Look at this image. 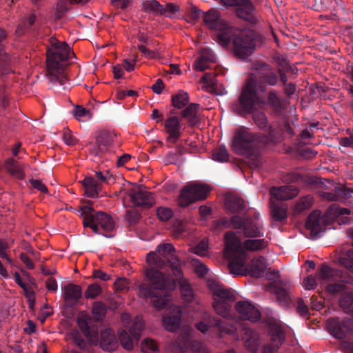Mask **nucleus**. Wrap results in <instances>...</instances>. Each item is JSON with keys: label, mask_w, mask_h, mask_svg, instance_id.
I'll return each mask as SVG.
<instances>
[{"label": "nucleus", "mask_w": 353, "mask_h": 353, "mask_svg": "<svg viewBox=\"0 0 353 353\" xmlns=\"http://www.w3.org/2000/svg\"><path fill=\"white\" fill-rule=\"evenodd\" d=\"M212 159L219 162H226L229 160V154L224 145L216 148L212 152Z\"/></svg>", "instance_id": "nucleus-51"}, {"label": "nucleus", "mask_w": 353, "mask_h": 353, "mask_svg": "<svg viewBox=\"0 0 353 353\" xmlns=\"http://www.w3.org/2000/svg\"><path fill=\"white\" fill-rule=\"evenodd\" d=\"M241 335L244 341L245 347L250 352H255L259 345L258 333L250 327H244L241 330Z\"/></svg>", "instance_id": "nucleus-28"}, {"label": "nucleus", "mask_w": 353, "mask_h": 353, "mask_svg": "<svg viewBox=\"0 0 353 353\" xmlns=\"http://www.w3.org/2000/svg\"><path fill=\"white\" fill-rule=\"evenodd\" d=\"M139 339H135L130 331L122 330L119 334V341L121 345L127 350H131L134 347V344Z\"/></svg>", "instance_id": "nucleus-41"}, {"label": "nucleus", "mask_w": 353, "mask_h": 353, "mask_svg": "<svg viewBox=\"0 0 353 353\" xmlns=\"http://www.w3.org/2000/svg\"><path fill=\"white\" fill-rule=\"evenodd\" d=\"M195 327L202 333L210 330L219 336L231 332V330L226 325L224 321L212 316L205 317L202 321L196 323Z\"/></svg>", "instance_id": "nucleus-16"}, {"label": "nucleus", "mask_w": 353, "mask_h": 353, "mask_svg": "<svg viewBox=\"0 0 353 353\" xmlns=\"http://www.w3.org/2000/svg\"><path fill=\"white\" fill-rule=\"evenodd\" d=\"M192 252L199 256H205L208 252V243L201 241L196 246L192 248Z\"/></svg>", "instance_id": "nucleus-61"}, {"label": "nucleus", "mask_w": 353, "mask_h": 353, "mask_svg": "<svg viewBox=\"0 0 353 353\" xmlns=\"http://www.w3.org/2000/svg\"><path fill=\"white\" fill-rule=\"evenodd\" d=\"M225 205L226 209L233 214L242 213L246 208L244 200L234 194H229L225 197Z\"/></svg>", "instance_id": "nucleus-32"}, {"label": "nucleus", "mask_w": 353, "mask_h": 353, "mask_svg": "<svg viewBox=\"0 0 353 353\" xmlns=\"http://www.w3.org/2000/svg\"><path fill=\"white\" fill-rule=\"evenodd\" d=\"M267 268L266 259L262 256L254 259L247 266L244 265L245 270L241 275H243L248 272L254 277H261Z\"/></svg>", "instance_id": "nucleus-25"}, {"label": "nucleus", "mask_w": 353, "mask_h": 353, "mask_svg": "<svg viewBox=\"0 0 353 353\" xmlns=\"http://www.w3.org/2000/svg\"><path fill=\"white\" fill-rule=\"evenodd\" d=\"M63 139L65 143L70 146L75 145L78 142V139L72 134L69 129H66L63 131Z\"/></svg>", "instance_id": "nucleus-60"}, {"label": "nucleus", "mask_w": 353, "mask_h": 353, "mask_svg": "<svg viewBox=\"0 0 353 353\" xmlns=\"http://www.w3.org/2000/svg\"><path fill=\"white\" fill-rule=\"evenodd\" d=\"M231 223L232 228L245 238H261L264 236L263 223L260 214L256 211L253 214L245 213L243 216L233 215L231 217Z\"/></svg>", "instance_id": "nucleus-7"}, {"label": "nucleus", "mask_w": 353, "mask_h": 353, "mask_svg": "<svg viewBox=\"0 0 353 353\" xmlns=\"http://www.w3.org/2000/svg\"><path fill=\"white\" fill-rule=\"evenodd\" d=\"M334 262L341 269H333L328 265H321L318 279L323 283L340 281L345 283L353 282V243L342 245L336 251Z\"/></svg>", "instance_id": "nucleus-5"}, {"label": "nucleus", "mask_w": 353, "mask_h": 353, "mask_svg": "<svg viewBox=\"0 0 353 353\" xmlns=\"http://www.w3.org/2000/svg\"><path fill=\"white\" fill-rule=\"evenodd\" d=\"M235 308L241 319L256 322L261 318V313L254 305L248 301H238Z\"/></svg>", "instance_id": "nucleus-21"}, {"label": "nucleus", "mask_w": 353, "mask_h": 353, "mask_svg": "<svg viewBox=\"0 0 353 353\" xmlns=\"http://www.w3.org/2000/svg\"><path fill=\"white\" fill-rule=\"evenodd\" d=\"M141 347L144 353H154L158 350L156 342L149 338H146L143 341Z\"/></svg>", "instance_id": "nucleus-53"}, {"label": "nucleus", "mask_w": 353, "mask_h": 353, "mask_svg": "<svg viewBox=\"0 0 353 353\" xmlns=\"http://www.w3.org/2000/svg\"><path fill=\"white\" fill-rule=\"evenodd\" d=\"M255 68L258 71L256 80L251 78L246 81L238 100L232 105V110L241 115L250 114L256 110V105L259 101L256 83L259 85L261 84L275 85L279 81L277 74L272 70L268 65L258 63L255 65Z\"/></svg>", "instance_id": "nucleus-3"}, {"label": "nucleus", "mask_w": 353, "mask_h": 353, "mask_svg": "<svg viewBox=\"0 0 353 353\" xmlns=\"http://www.w3.org/2000/svg\"><path fill=\"white\" fill-rule=\"evenodd\" d=\"M268 137L263 136L268 139L269 143H278L282 142L285 138H292L295 132L288 121L278 123L276 125H270L268 129Z\"/></svg>", "instance_id": "nucleus-17"}, {"label": "nucleus", "mask_w": 353, "mask_h": 353, "mask_svg": "<svg viewBox=\"0 0 353 353\" xmlns=\"http://www.w3.org/2000/svg\"><path fill=\"white\" fill-rule=\"evenodd\" d=\"M181 310L177 309V312L174 314H166L163 316V323L165 328L170 332H174L179 327L181 322Z\"/></svg>", "instance_id": "nucleus-37"}, {"label": "nucleus", "mask_w": 353, "mask_h": 353, "mask_svg": "<svg viewBox=\"0 0 353 353\" xmlns=\"http://www.w3.org/2000/svg\"><path fill=\"white\" fill-rule=\"evenodd\" d=\"M85 205L80 207L84 228H90L95 234H103L105 237H112L107 233L115 229V223L112 217L102 211H95L92 207V201H85Z\"/></svg>", "instance_id": "nucleus-6"}, {"label": "nucleus", "mask_w": 353, "mask_h": 353, "mask_svg": "<svg viewBox=\"0 0 353 353\" xmlns=\"http://www.w3.org/2000/svg\"><path fill=\"white\" fill-rule=\"evenodd\" d=\"M208 287L213 293V307L216 312L223 317L228 316L231 305L235 301L234 294L214 281H209Z\"/></svg>", "instance_id": "nucleus-11"}, {"label": "nucleus", "mask_w": 353, "mask_h": 353, "mask_svg": "<svg viewBox=\"0 0 353 353\" xmlns=\"http://www.w3.org/2000/svg\"><path fill=\"white\" fill-rule=\"evenodd\" d=\"M330 212L336 217L341 216L339 219L340 224H347L350 222V219L346 216H344V215L349 214L350 213V210L347 208H342L336 205H332L330 207Z\"/></svg>", "instance_id": "nucleus-42"}, {"label": "nucleus", "mask_w": 353, "mask_h": 353, "mask_svg": "<svg viewBox=\"0 0 353 353\" xmlns=\"http://www.w3.org/2000/svg\"><path fill=\"white\" fill-rule=\"evenodd\" d=\"M77 325L83 335L90 339L95 337L98 333L97 327L92 323L90 316L81 314L77 320Z\"/></svg>", "instance_id": "nucleus-29"}, {"label": "nucleus", "mask_w": 353, "mask_h": 353, "mask_svg": "<svg viewBox=\"0 0 353 353\" xmlns=\"http://www.w3.org/2000/svg\"><path fill=\"white\" fill-rule=\"evenodd\" d=\"M100 335V345L103 350L113 352L117 350L118 342L111 329L102 330Z\"/></svg>", "instance_id": "nucleus-31"}, {"label": "nucleus", "mask_w": 353, "mask_h": 353, "mask_svg": "<svg viewBox=\"0 0 353 353\" xmlns=\"http://www.w3.org/2000/svg\"><path fill=\"white\" fill-rule=\"evenodd\" d=\"M128 196L135 206L149 208L155 203L153 194L141 186L129 190Z\"/></svg>", "instance_id": "nucleus-19"}, {"label": "nucleus", "mask_w": 353, "mask_h": 353, "mask_svg": "<svg viewBox=\"0 0 353 353\" xmlns=\"http://www.w3.org/2000/svg\"><path fill=\"white\" fill-rule=\"evenodd\" d=\"M230 5L236 8L238 17L252 24L256 23L255 8L250 0H230Z\"/></svg>", "instance_id": "nucleus-18"}, {"label": "nucleus", "mask_w": 353, "mask_h": 353, "mask_svg": "<svg viewBox=\"0 0 353 353\" xmlns=\"http://www.w3.org/2000/svg\"><path fill=\"white\" fill-rule=\"evenodd\" d=\"M114 179L108 171H106L105 174H103L101 171H98L95 172L94 176H85L82 181V184L85 188L86 196L96 198L99 196L103 183L110 184L114 183Z\"/></svg>", "instance_id": "nucleus-14"}, {"label": "nucleus", "mask_w": 353, "mask_h": 353, "mask_svg": "<svg viewBox=\"0 0 353 353\" xmlns=\"http://www.w3.org/2000/svg\"><path fill=\"white\" fill-rule=\"evenodd\" d=\"M199 107V103H188L181 112V116L188 120L190 127H194L199 123L200 119L198 116Z\"/></svg>", "instance_id": "nucleus-33"}, {"label": "nucleus", "mask_w": 353, "mask_h": 353, "mask_svg": "<svg viewBox=\"0 0 353 353\" xmlns=\"http://www.w3.org/2000/svg\"><path fill=\"white\" fill-rule=\"evenodd\" d=\"M210 189L205 185L199 183H190L181 190L178 197V205L186 208L196 201L205 199Z\"/></svg>", "instance_id": "nucleus-12"}, {"label": "nucleus", "mask_w": 353, "mask_h": 353, "mask_svg": "<svg viewBox=\"0 0 353 353\" xmlns=\"http://www.w3.org/2000/svg\"><path fill=\"white\" fill-rule=\"evenodd\" d=\"M101 288L97 283H93L88 285L86 291L85 292V297L86 299H95L101 293Z\"/></svg>", "instance_id": "nucleus-56"}, {"label": "nucleus", "mask_w": 353, "mask_h": 353, "mask_svg": "<svg viewBox=\"0 0 353 353\" xmlns=\"http://www.w3.org/2000/svg\"><path fill=\"white\" fill-rule=\"evenodd\" d=\"M190 98L188 92L183 90H179L172 96V105L179 110L183 109L189 103Z\"/></svg>", "instance_id": "nucleus-40"}, {"label": "nucleus", "mask_w": 353, "mask_h": 353, "mask_svg": "<svg viewBox=\"0 0 353 353\" xmlns=\"http://www.w3.org/2000/svg\"><path fill=\"white\" fill-rule=\"evenodd\" d=\"M261 37L251 29L237 31L233 39L234 52L241 59H246L252 54Z\"/></svg>", "instance_id": "nucleus-10"}, {"label": "nucleus", "mask_w": 353, "mask_h": 353, "mask_svg": "<svg viewBox=\"0 0 353 353\" xmlns=\"http://www.w3.org/2000/svg\"><path fill=\"white\" fill-rule=\"evenodd\" d=\"M141 217L138 210L134 209L128 210L125 212V219L130 225L137 224Z\"/></svg>", "instance_id": "nucleus-55"}, {"label": "nucleus", "mask_w": 353, "mask_h": 353, "mask_svg": "<svg viewBox=\"0 0 353 353\" xmlns=\"http://www.w3.org/2000/svg\"><path fill=\"white\" fill-rule=\"evenodd\" d=\"M82 297V288L80 285L69 283L64 287V300L68 307H74Z\"/></svg>", "instance_id": "nucleus-24"}, {"label": "nucleus", "mask_w": 353, "mask_h": 353, "mask_svg": "<svg viewBox=\"0 0 353 353\" xmlns=\"http://www.w3.org/2000/svg\"><path fill=\"white\" fill-rule=\"evenodd\" d=\"M259 137V134L251 132L247 128H239L236 130L233 137L232 149L239 155L254 159L258 154L257 145Z\"/></svg>", "instance_id": "nucleus-8"}, {"label": "nucleus", "mask_w": 353, "mask_h": 353, "mask_svg": "<svg viewBox=\"0 0 353 353\" xmlns=\"http://www.w3.org/2000/svg\"><path fill=\"white\" fill-rule=\"evenodd\" d=\"M173 211L170 208L159 207L157 209V216L163 222L169 221L173 216Z\"/></svg>", "instance_id": "nucleus-52"}, {"label": "nucleus", "mask_w": 353, "mask_h": 353, "mask_svg": "<svg viewBox=\"0 0 353 353\" xmlns=\"http://www.w3.org/2000/svg\"><path fill=\"white\" fill-rule=\"evenodd\" d=\"M305 227L310 231L313 237H317L321 232L325 230L324 219L319 211H313L310 214L305 222Z\"/></svg>", "instance_id": "nucleus-23"}, {"label": "nucleus", "mask_w": 353, "mask_h": 353, "mask_svg": "<svg viewBox=\"0 0 353 353\" xmlns=\"http://www.w3.org/2000/svg\"><path fill=\"white\" fill-rule=\"evenodd\" d=\"M4 167L6 170L13 177L22 180L25 177V173L21 165L13 158H8L5 161Z\"/></svg>", "instance_id": "nucleus-36"}, {"label": "nucleus", "mask_w": 353, "mask_h": 353, "mask_svg": "<svg viewBox=\"0 0 353 353\" xmlns=\"http://www.w3.org/2000/svg\"><path fill=\"white\" fill-rule=\"evenodd\" d=\"M225 255L230 261L229 268L234 274H241L245 270L248 254L246 251L259 252L265 249L268 242L263 237L248 239L242 243L234 232L225 234Z\"/></svg>", "instance_id": "nucleus-4"}, {"label": "nucleus", "mask_w": 353, "mask_h": 353, "mask_svg": "<svg viewBox=\"0 0 353 353\" xmlns=\"http://www.w3.org/2000/svg\"><path fill=\"white\" fill-rule=\"evenodd\" d=\"M157 251L148 254L146 261L150 268L145 274L148 281L139 287V295L150 299L151 304L157 310L163 309L169 301L170 292L174 290L176 282L170 275L156 270L168 265L176 279L182 276L181 261L176 256V250L171 243H163L158 245Z\"/></svg>", "instance_id": "nucleus-1"}, {"label": "nucleus", "mask_w": 353, "mask_h": 353, "mask_svg": "<svg viewBox=\"0 0 353 353\" xmlns=\"http://www.w3.org/2000/svg\"><path fill=\"white\" fill-rule=\"evenodd\" d=\"M268 334L270 342L264 346L263 353H276L285 341V333L279 325H272Z\"/></svg>", "instance_id": "nucleus-20"}, {"label": "nucleus", "mask_w": 353, "mask_h": 353, "mask_svg": "<svg viewBox=\"0 0 353 353\" xmlns=\"http://www.w3.org/2000/svg\"><path fill=\"white\" fill-rule=\"evenodd\" d=\"M292 283L287 279H276L268 286V290L274 294L277 302L283 307H288L292 301Z\"/></svg>", "instance_id": "nucleus-15"}, {"label": "nucleus", "mask_w": 353, "mask_h": 353, "mask_svg": "<svg viewBox=\"0 0 353 353\" xmlns=\"http://www.w3.org/2000/svg\"><path fill=\"white\" fill-rule=\"evenodd\" d=\"M218 42L223 46H227L234 37L238 30L223 23L216 30H214Z\"/></svg>", "instance_id": "nucleus-30"}, {"label": "nucleus", "mask_w": 353, "mask_h": 353, "mask_svg": "<svg viewBox=\"0 0 353 353\" xmlns=\"http://www.w3.org/2000/svg\"><path fill=\"white\" fill-rule=\"evenodd\" d=\"M165 132L168 134L167 141L176 143L181 136V125L176 116L169 117L164 123Z\"/></svg>", "instance_id": "nucleus-22"}, {"label": "nucleus", "mask_w": 353, "mask_h": 353, "mask_svg": "<svg viewBox=\"0 0 353 353\" xmlns=\"http://www.w3.org/2000/svg\"><path fill=\"white\" fill-rule=\"evenodd\" d=\"M303 284L305 289L312 290L316 287L317 282L316 279L313 276L310 275L304 279Z\"/></svg>", "instance_id": "nucleus-64"}, {"label": "nucleus", "mask_w": 353, "mask_h": 353, "mask_svg": "<svg viewBox=\"0 0 353 353\" xmlns=\"http://www.w3.org/2000/svg\"><path fill=\"white\" fill-rule=\"evenodd\" d=\"M64 66L59 71L48 70L50 79L54 83H59L61 85H65L68 81L67 77L63 74Z\"/></svg>", "instance_id": "nucleus-48"}, {"label": "nucleus", "mask_w": 353, "mask_h": 353, "mask_svg": "<svg viewBox=\"0 0 353 353\" xmlns=\"http://www.w3.org/2000/svg\"><path fill=\"white\" fill-rule=\"evenodd\" d=\"M299 193V189L293 185L273 187L270 190L272 196L279 201L289 200L294 198Z\"/></svg>", "instance_id": "nucleus-26"}, {"label": "nucleus", "mask_w": 353, "mask_h": 353, "mask_svg": "<svg viewBox=\"0 0 353 353\" xmlns=\"http://www.w3.org/2000/svg\"><path fill=\"white\" fill-rule=\"evenodd\" d=\"M107 312L106 305L101 301H96L93 303L92 314L96 321H101Z\"/></svg>", "instance_id": "nucleus-44"}, {"label": "nucleus", "mask_w": 353, "mask_h": 353, "mask_svg": "<svg viewBox=\"0 0 353 353\" xmlns=\"http://www.w3.org/2000/svg\"><path fill=\"white\" fill-rule=\"evenodd\" d=\"M50 46L47 49L48 70L59 71L64 62L74 56L70 46L65 42H60L54 37L49 39Z\"/></svg>", "instance_id": "nucleus-9"}, {"label": "nucleus", "mask_w": 353, "mask_h": 353, "mask_svg": "<svg viewBox=\"0 0 353 353\" xmlns=\"http://www.w3.org/2000/svg\"><path fill=\"white\" fill-rule=\"evenodd\" d=\"M204 24L212 30H216L223 22L221 19L219 12L216 10H210L203 13Z\"/></svg>", "instance_id": "nucleus-35"}, {"label": "nucleus", "mask_w": 353, "mask_h": 353, "mask_svg": "<svg viewBox=\"0 0 353 353\" xmlns=\"http://www.w3.org/2000/svg\"><path fill=\"white\" fill-rule=\"evenodd\" d=\"M203 60H207L210 63L214 62L216 60L214 52L208 48H203L201 50L200 61Z\"/></svg>", "instance_id": "nucleus-62"}, {"label": "nucleus", "mask_w": 353, "mask_h": 353, "mask_svg": "<svg viewBox=\"0 0 353 353\" xmlns=\"http://www.w3.org/2000/svg\"><path fill=\"white\" fill-rule=\"evenodd\" d=\"M36 15L34 13L30 14L25 17L18 25L15 33L21 37L26 33H34L36 32Z\"/></svg>", "instance_id": "nucleus-34"}, {"label": "nucleus", "mask_w": 353, "mask_h": 353, "mask_svg": "<svg viewBox=\"0 0 353 353\" xmlns=\"http://www.w3.org/2000/svg\"><path fill=\"white\" fill-rule=\"evenodd\" d=\"M143 8L146 12H154L160 14L165 12L163 6L161 5L157 0L145 1L143 3Z\"/></svg>", "instance_id": "nucleus-43"}, {"label": "nucleus", "mask_w": 353, "mask_h": 353, "mask_svg": "<svg viewBox=\"0 0 353 353\" xmlns=\"http://www.w3.org/2000/svg\"><path fill=\"white\" fill-rule=\"evenodd\" d=\"M89 0H59L57 4L58 12L63 15L70 10V5L73 3L84 4Z\"/></svg>", "instance_id": "nucleus-49"}, {"label": "nucleus", "mask_w": 353, "mask_h": 353, "mask_svg": "<svg viewBox=\"0 0 353 353\" xmlns=\"http://www.w3.org/2000/svg\"><path fill=\"white\" fill-rule=\"evenodd\" d=\"M203 12L197 8V7L194 6H191L188 11H187V17H188V20L191 21H196L202 15Z\"/></svg>", "instance_id": "nucleus-57"}, {"label": "nucleus", "mask_w": 353, "mask_h": 353, "mask_svg": "<svg viewBox=\"0 0 353 353\" xmlns=\"http://www.w3.org/2000/svg\"><path fill=\"white\" fill-rule=\"evenodd\" d=\"M11 64L12 59L4 52L3 43H0V76L2 78L12 72Z\"/></svg>", "instance_id": "nucleus-38"}, {"label": "nucleus", "mask_w": 353, "mask_h": 353, "mask_svg": "<svg viewBox=\"0 0 353 353\" xmlns=\"http://www.w3.org/2000/svg\"><path fill=\"white\" fill-rule=\"evenodd\" d=\"M268 103L276 113H280L283 108L282 103L275 91H270L267 97Z\"/></svg>", "instance_id": "nucleus-45"}, {"label": "nucleus", "mask_w": 353, "mask_h": 353, "mask_svg": "<svg viewBox=\"0 0 353 353\" xmlns=\"http://www.w3.org/2000/svg\"><path fill=\"white\" fill-rule=\"evenodd\" d=\"M352 190L343 185H335L331 191L322 192V197L331 201H344L351 196Z\"/></svg>", "instance_id": "nucleus-27"}, {"label": "nucleus", "mask_w": 353, "mask_h": 353, "mask_svg": "<svg viewBox=\"0 0 353 353\" xmlns=\"http://www.w3.org/2000/svg\"><path fill=\"white\" fill-rule=\"evenodd\" d=\"M181 293L183 299L186 302H191L194 299L193 290L190 285L185 282H183L180 285Z\"/></svg>", "instance_id": "nucleus-54"}, {"label": "nucleus", "mask_w": 353, "mask_h": 353, "mask_svg": "<svg viewBox=\"0 0 353 353\" xmlns=\"http://www.w3.org/2000/svg\"><path fill=\"white\" fill-rule=\"evenodd\" d=\"M74 117L77 119L80 120L81 118L84 117H90L91 114L89 110H87L86 108L81 106V105H77L75 106L74 111H73Z\"/></svg>", "instance_id": "nucleus-59"}, {"label": "nucleus", "mask_w": 353, "mask_h": 353, "mask_svg": "<svg viewBox=\"0 0 353 353\" xmlns=\"http://www.w3.org/2000/svg\"><path fill=\"white\" fill-rule=\"evenodd\" d=\"M313 203L312 198L306 196L300 199L296 203L294 207V213L300 214L305 210L310 209Z\"/></svg>", "instance_id": "nucleus-46"}, {"label": "nucleus", "mask_w": 353, "mask_h": 353, "mask_svg": "<svg viewBox=\"0 0 353 353\" xmlns=\"http://www.w3.org/2000/svg\"><path fill=\"white\" fill-rule=\"evenodd\" d=\"M210 61L207 60H203L200 61V57L194 61V68L196 70L204 71L208 68Z\"/></svg>", "instance_id": "nucleus-63"}, {"label": "nucleus", "mask_w": 353, "mask_h": 353, "mask_svg": "<svg viewBox=\"0 0 353 353\" xmlns=\"http://www.w3.org/2000/svg\"><path fill=\"white\" fill-rule=\"evenodd\" d=\"M232 225L231 220L229 221L226 217H223L216 220L213 223V229L216 231L222 230Z\"/></svg>", "instance_id": "nucleus-58"}, {"label": "nucleus", "mask_w": 353, "mask_h": 353, "mask_svg": "<svg viewBox=\"0 0 353 353\" xmlns=\"http://www.w3.org/2000/svg\"><path fill=\"white\" fill-rule=\"evenodd\" d=\"M113 135L107 130H102L96 137L95 143L90 148V154L103 160H111L114 157L112 147Z\"/></svg>", "instance_id": "nucleus-13"}, {"label": "nucleus", "mask_w": 353, "mask_h": 353, "mask_svg": "<svg viewBox=\"0 0 353 353\" xmlns=\"http://www.w3.org/2000/svg\"><path fill=\"white\" fill-rule=\"evenodd\" d=\"M144 327L143 320L140 316L134 318L132 325L130 327L129 331L135 339H139L141 336V332Z\"/></svg>", "instance_id": "nucleus-47"}, {"label": "nucleus", "mask_w": 353, "mask_h": 353, "mask_svg": "<svg viewBox=\"0 0 353 353\" xmlns=\"http://www.w3.org/2000/svg\"><path fill=\"white\" fill-rule=\"evenodd\" d=\"M271 214L274 221H282L287 219L286 207L279 202L271 200Z\"/></svg>", "instance_id": "nucleus-39"}, {"label": "nucleus", "mask_w": 353, "mask_h": 353, "mask_svg": "<svg viewBox=\"0 0 353 353\" xmlns=\"http://www.w3.org/2000/svg\"><path fill=\"white\" fill-rule=\"evenodd\" d=\"M326 285V290L331 293H341L339 304L344 313L350 318L341 320L330 318L327 322L328 332L339 340L340 349L343 353H353V285L352 282L345 283L333 281Z\"/></svg>", "instance_id": "nucleus-2"}, {"label": "nucleus", "mask_w": 353, "mask_h": 353, "mask_svg": "<svg viewBox=\"0 0 353 353\" xmlns=\"http://www.w3.org/2000/svg\"><path fill=\"white\" fill-rule=\"evenodd\" d=\"M252 118L255 124L259 129L261 130H268L270 125H268L267 117L263 112H259L253 114Z\"/></svg>", "instance_id": "nucleus-50"}]
</instances>
